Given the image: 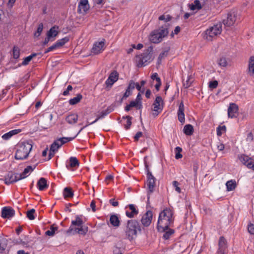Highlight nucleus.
<instances>
[{
	"instance_id": "nucleus-1",
	"label": "nucleus",
	"mask_w": 254,
	"mask_h": 254,
	"mask_svg": "<svg viewBox=\"0 0 254 254\" xmlns=\"http://www.w3.org/2000/svg\"><path fill=\"white\" fill-rule=\"evenodd\" d=\"M173 214V210L169 208L164 209L160 213L157 226V229L159 232L164 231L173 224L174 221Z\"/></svg>"
},
{
	"instance_id": "nucleus-2",
	"label": "nucleus",
	"mask_w": 254,
	"mask_h": 254,
	"mask_svg": "<svg viewBox=\"0 0 254 254\" xmlns=\"http://www.w3.org/2000/svg\"><path fill=\"white\" fill-rule=\"evenodd\" d=\"M123 231L125 238L131 241L135 239L137 235V232L141 231L139 223L135 219H130L127 221L124 224Z\"/></svg>"
},
{
	"instance_id": "nucleus-3",
	"label": "nucleus",
	"mask_w": 254,
	"mask_h": 254,
	"mask_svg": "<svg viewBox=\"0 0 254 254\" xmlns=\"http://www.w3.org/2000/svg\"><path fill=\"white\" fill-rule=\"evenodd\" d=\"M169 24H165L158 29L152 31L149 35V40L151 43L158 44L161 42L163 39L167 37L169 34Z\"/></svg>"
},
{
	"instance_id": "nucleus-4",
	"label": "nucleus",
	"mask_w": 254,
	"mask_h": 254,
	"mask_svg": "<svg viewBox=\"0 0 254 254\" xmlns=\"http://www.w3.org/2000/svg\"><path fill=\"white\" fill-rule=\"evenodd\" d=\"M152 60V48L149 47L143 53L137 55L135 57L134 62L136 66L140 68L147 65Z\"/></svg>"
},
{
	"instance_id": "nucleus-5",
	"label": "nucleus",
	"mask_w": 254,
	"mask_h": 254,
	"mask_svg": "<svg viewBox=\"0 0 254 254\" xmlns=\"http://www.w3.org/2000/svg\"><path fill=\"white\" fill-rule=\"evenodd\" d=\"M32 149V145L28 142L19 143L16 146L15 158L16 160H24L26 159Z\"/></svg>"
},
{
	"instance_id": "nucleus-6",
	"label": "nucleus",
	"mask_w": 254,
	"mask_h": 254,
	"mask_svg": "<svg viewBox=\"0 0 254 254\" xmlns=\"http://www.w3.org/2000/svg\"><path fill=\"white\" fill-rule=\"evenodd\" d=\"M222 32V24L219 23L207 29L205 32L204 37L208 41H211L212 38L220 34Z\"/></svg>"
},
{
	"instance_id": "nucleus-7",
	"label": "nucleus",
	"mask_w": 254,
	"mask_h": 254,
	"mask_svg": "<svg viewBox=\"0 0 254 254\" xmlns=\"http://www.w3.org/2000/svg\"><path fill=\"white\" fill-rule=\"evenodd\" d=\"M153 115L155 117L157 116L160 113L163 108V101L161 96H158L153 103Z\"/></svg>"
},
{
	"instance_id": "nucleus-8",
	"label": "nucleus",
	"mask_w": 254,
	"mask_h": 254,
	"mask_svg": "<svg viewBox=\"0 0 254 254\" xmlns=\"http://www.w3.org/2000/svg\"><path fill=\"white\" fill-rule=\"evenodd\" d=\"M147 186L148 188V200L149 199V195L152 193L154 190L155 186L156 179L153 176L152 173L148 171L147 174Z\"/></svg>"
},
{
	"instance_id": "nucleus-9",
	"label": "nucleus",
	"mask_w": 254,
	"mask_h": 254,
	"mask_svg": "<svg viewBox=\"0 0 254 254\" xmlns=\"http://www.w3.org/2000/svg\"><path fill=\"white\" fill-rule=\"evenodd\" d=\"M21 180L19 178V173H14L13 172H9L4 177V183L9 185L14 183Z\"/></svg>"
},
{
	"instance_id": "nucleus-10",
	"label": "nucleus",
	"mask_w": 254,
	"mask_h": 254,
	"mask_svg": "<svg viewBox=\"0 0 254 254\" xmlns=\"http://www.w3.org/2000/svg\"><path fill=\"white\" fill-rule=\"evenodd\" d=\"M227 241L223 236L219 238L218 248L216 254H226L227 253Z\"/></svg>"
},
{
	"instance_id": "nucleus-11",
	"label": "nucleus",
	"mask_w": 254,
	"mask_h": 254,
	"mask_svg": "<svg viewBox=\"0 0 254 254\" xmlns=\"http://www.w3.org/2000/svg\"><path fill=\"white\" fill-rule=\"evenodd\" d=\"M79 166V162L78 159L75 157H71L66 161L65 166L67 170L70 171H74L76 170Z\"/></svg>"
},
{
	"instance_id": "nucleus-12",
	"label": "nucleus",
	"mask_w": 254,
	"mask_h": 254,
	"mask_svg": "<svg viewBox=\"0 0 254 254\" xmlns=\"http://www.w3.org/2000/svg\"><path fill=\"white\" fill-rule=\"evenodd\" d=\"M119 78V73L116 70L113 71L105 81L106 88L110 89Z\"/></svg>"
},
{
	"instance_id": "nucleus-13",
	"label": "nucleus",
	"mask_w": 254,
	"mask_h": 254,
	"mask_svg": "<svg viewBox=\"0 0 254 254\" xmlns=\"http://www.w3.org/2000/svg\"><path fill=\"white\" fill-rule=\"evenodd\" d=\"M126 215L128 218H133L138 214V210L134 204H128L126 207Z\"/></svg>"
},
{
	"instance_id": "nucleus-14",
	"label": "nucleus",
	"mask_w": 254,
	"mask_h": 254,
	"mask_svg": "<svg viewBox=\"0 0 254 254\" xmlns=\"http://www.w3.org/2000/svg\"><path fill=\"white\" fill-rule=\"evenodd\" d=\"M237 19V14L235 12H229L227 14L226 19L223 20V24L227 26H232L236 22Z\"/></svg>"
},
{
	"instance_id": "nucleus-15",
	"label": "nucleus",
	"mask_w": 254,
	"mask_h": 254,
	"mask_svg": "<svg viewBox=\"0 0 254 254\" xmlns=\"http://www.w3.org/2000/svg\"><path fill=\"white\" fill-rule=\"evenodd\" d=\"M153 217L152 212L150 210H148L142 216L141 222L142 224L144 227L149 226L152 221Z\"/></svg>"
},
{
	"instance_id": "nucleus-16",
	"label": "nucleus",
	"mask_w": 254,
	"mask_h": 254,
	"mask_svg": "<svg viewBox=\"0 0 254 254\" xmlns=\"http://www.w3.org/2000/svg\"><path fill=\"white\" fill-rule=\"evenodd\" d=\"M89 9L88 0H80L78 5L77 12L79 14H85Z\"/></svg>"
},
{
	"instance_id": "nucleus-17",
	"label": "nucleus",
	"mask_w": 254,
	"mask_h": 254,
	"mask_svg": "<svg viewBox=\"0 0 254 254\" xmlns=\"http://www.w3.org/2000/svg\"><path fill=\"white\" fill-rule=\"evenodd\" d=\"M82 225H83V220L79 216H76L75 217V219L71 221V225L68 229L67 230V233L70 234L72 233L75 229L74 226H77L78 227H79Z\"/></svg>"
},
{
	"instance_id": "nucleus-18",
	"label": "nucleus",
	"mask_w": 254,
	"mask_h": 254,
	"mask_svg": "<svg viewBox=\"0 0 254 254\" xmlns=\"http://www.w3.org/2000/svg\"><path fill=\"white\" fill-rule=\"evenodd\" d=\"M239 107L235 103H231L229 104L228 109V116L229 118H236L238 113Z\"/></svg>"
},
{
	"instance_id": "nucleus-19",
	"label": "nucleus",
	"mask_w": 254,
	"mask_h": 254,
	"mask_svg": "<svg viewBox=\"0 0 254 254\" xmlns=\"http://www.w3.org/2000/svg\"><path fill=\"white\" fill-rule=\"evenodd\" d=\"M15 214V211L10 207L5 206L2 208L1 216L3 218L9 219Z\"/></svg>"
},
{
	"instance_id": "nucleus-20",
	"label": "nucleus",
	"mask_w": 254,
	"mask_h": 254,
	"mask_svg": "<svg viewBox=\"0 0 254 254\" xmlns=\"http://www.w3.org/2000/svg\"><path fill=\"white\" fill-rule=\"evenodd\" d=\"M177 115L179 121L182 124H184L185 122V106L183 101L179 105Z\"/></svg>"
},
{
	"instance_id": "nucleus-21",
	"label": "nucleus",
	"mask_w": 254,
	"mask_h": 254,
	"mask_svg": "<svg viewBox=\"0 0 254 254\" xmlns=\"http://www.w3.org/2000/svg\"><path fill=\"white\" fill-rule=\"evenodd\" d=\"M104 45V42L103 41L95 43L92 48L91 52L94 54H98L101 53L103 51Z\"/></svg>"
},
{
	"instance_id": "nucleus-22",
	"label": "nucleus",
	"mask_w": 254,
	"mask_h": 254,
	"mask_svg": "<svg viewBox=\"0 0 254 254\" xmlns=\"http://www.w3.org/2000/svg\"><path fill=\"white\" fill-rule=\"evenodd\" d=\"M37 187L39 190L42 191L47 189L48 188L49 185L47 184L46 179L44 178H41L37 182Z\"/></svg>"
},
{
	"instance_id": "nucleus-23",
	"label": "nucleus",
	"mask_w": 254,
	"mask_h": 254,
	"mask_svg": "<svg viewBox=\"0 0 254 254\" xmlns=\"http://www.w3.org/2000/svg\"><path fill=\"white\" fill-rule=\"evenodd\" d=\"M21 131V130L20 129H13L3 134L1 138L4 140H7L10 139L13 135L17 134Z\"/></svg>"
},
{
	"instance_id": "nucleus-24",
	"label": "nucleus",
	"mask_w": 254,
	"mask_h": 254,
	"mask_svg": "<svg viewBox=\"0 0 254 254\" xmlns=\"http://www.w3.org/2000/svg\"><path fill=\"white\" fill-rule=\"evenodd\" d=\"M88 231V228L87 226L82 225L79 227L75 228L72 232L73 234H78L82 235H85Z\"/></svg>"
},
{
	"instance_id": "nucleus-25",
	"label": "nucleus",
	"mask_w": 254,
	"mask_h": 254,
	"mask_svg": "<svg viewBox=\"0 0 254 254\" xmlns=\"http://www.w3.org/2000/svg\"><path fill=\"white\" fill-rule=\"evenodd\" d=\"M111 224L115 227H118L120 225V220L117 214H111L110 218Z\"/></svg>"
},
{
	"instance_id": "nucleus-26",
	"label": "nucleus",
	"mask_w": 254,
	"mask_h": 254,
	"mask_svg": "<svg viewBox=\"0 0 254 254\" xmlns=\"http://www.w3.org/2000/svg\"><path fill=\"white\" fill-rule=\"evenodd\" d=\"M248 73L250 75H254V56H251L248 64Z\"/></svg>"
},
{
	"instance_id": "nucleus-27",
	"label": "nucleus",
	"mask_w": 254,
	"mask_h": 254,
	"mask_svg": "<svg viewBox=\"0 0 254 254\" xmlns=\"http://www.w3.org/2000/svg\"><path fill=\"white\" fill-rule=\"evenodd\" d=\"M240 161L245 165L248 167V164L251 163L253 161V159L249 157L248 156L245 154H241L239 156Z\"/></svg>"
},
{
	"instance_id": "nucleus-28",
	"label": "nucleus",
	"mask_w": 254,
	"mask_h": 254,
	"mask_svg": "<svg viewBox=\"0 0 254 254\" xmlns=\"http://www.w3.org/2000/svg\"><path fill=\"white\" fill-rule=\"evenodd\" d=\"M78 115L76 114H72L67 116L65 119L66 121L69 124H74L78 121Z\"/></svg>"
},
{
	"instance_id": "nucleus-29",
	"label": "nucleus",
	"mask_w": 254,
	"mask_h": 254,
	"mask_svg": "<svg viewBox=\"0 0 254 254\" xmlns=\"http://www.w3.org/2000/svg\"><path fill=\"white\" fill-rule=\"evenodd\" d=\"M59 27L58 26H53L50 28V29L48 31L47 36H49L51 37V38L55 39V38L58 35L59 32L58 31Z\"/></svg>"
},
{
	"instance_id": "nucleus-30",
	"label": "nucleus",
	"mask_w": 254,
	"mask_h": 254,
	"mask_svg": "<svg viewBox=\"0 0 254 254\" xmlns=\"http://www.w3.org/2000/svg\"><path fill=\"white\" fill-rule=\"evenodd\" d=\"M33 169H34L31 166H27L22 173L19 174V178H21V180L26 178L29 176V173L32 172Z\"/></svg>"
},
{
	"instance_id": "nucleus-31",
	"label": "nucleus",
	"mask_w": 254,
	"mask_h": 254,
	"mask_svg": "<svg viewBox=\"0 0 254 254\" xmlns=\"http://www.w3.org/2000/svg\"><path fill=\"white\" fill-rule=\"evenodd\" d=\"M63 195L64 198H72L73 196V191L72 188L66 187L64 189Z\"/></svg>"
},
{
	"instance_id": "nucleus-32",
	"label": "nucleus",
	"mask_w": 254,
	"mask_h": 254,
	"mask_svg": "<svg viewBox=\"0 0 254 254\" xmlns=\"http://www.w3.org/2000/svg\"><path fill=\"white\" fill-rule=\"evenodd\" d=\"M183 131L186 135H191L194 132L193 127L190 124H187L184 126Z\"/></svg>"
},
{
	"instance_id": "nucleus-33",
	"label": "nucleus",
	"mask_w": 254,
	"mask_h": 254,
	"mask_svg": "<svg viewBox=\"0 0 254 254\" xmlns=\"http://www.w3.org/2000/svg\"><path fill=\"white\" fill-rule=\"evenodd\" d=\"M226 186L227 191L233 190L237 187L236 181L235 180H229L226 182Z\"/></svg>"
},
{
	"instance_id": "nucleus-34",
	"label": "nucleus",
	"mask_w": 254,
	"mask_h": 254,
	"mask_svg": "<svg viewBox=\"0 0 254 254\" xmlns=\"http://www.w3.org/2000/svg\"><path fill=\"white\" fill-rule=\"evenodd\" d=\"M162 232L164 233L162 237L163 238L164 240H168L174 234L175 231L174 229L169 228V227H168V229H166V230Z\"/></svg>"
},
{
	"instance_id": "nucleus-35",
	"label": "nucleus",
	"mask_w": 254,
	"mask_h": 254,
	"mask_svg": "<svg viewBox=\"0 0 254 254\" xmlns=\"http://www.w3.org/2000/svg\"><path fill=\"white\" fill-rule=\"evenodd\" d=\"M77 135H78L77 134L74 137H61V138H60L58 139L57 140L59 142L60 145L61 146H62L63 144H65V143L73 140Z\"/></svg>"
},
{
	"instance_id": "nucleus-36",
	"label": "nucleus",
	"mask_w": 254,
	"mask_h": 254,
	"mask_svg": "<svg viewBox=\"0 0 254 254\" xmlns=\"http://www.w3.org/2000/svg\"><path fill=\"white\" fill-rule=\"evenodd\" d=\"M190 8L192 10H199L202 7L199 0H195L193 3L190 5Z\"/></svg>"
},
{
	"instance_id": "nucleus-37",
	"label": "nucleus",
	"mask_w": 254,
	"mask_h": 254,
	"mask_svg": "<svg viewBox=\"0 0 254 254\" xmlns=\"http://www.w3.org/2000/svg\"><path fill=\"white\" fill-rule=\"evenodd\" d=\"M7 247V240L0 237V253H3Z\"/></svg>"
},
{
	"instance_id": "nucleus-38",
	"label": "nucleus",
	"mask_w": 254,
	"mask_h": 254,
	"mask_svg": "<svg viewBox=\"0 0 254 254\" xmlns=\"http://www.w3.org/2000/svg\"><path fill=\"white\" fill-rule=\"evenodd\" d=\"M58 227L55 224H53L51 226L50 230H48L45 232V234L49 236H53L55 232L58 230Z\"/></svg>"
},
{
	"instance_id": "nucleus-39",
	"label": "nucleus",
	"mask_w": 254,
	"mask_h": 254,
	"mask_svg": "<svg viewBox=\"0 0 254 254\" xmlns=\"http://www.w3.org/2000/svg\"><path fill=\"white\" fill-rule=\"evenodd\" d=\"M13 58L17 60L20 56V49L16 46H14L12 50Z\"/></svg>"
},
{
	"instance_id": "nucleus-40",
	"label": "nucleus",
	"mask_w": 254,
	"mask_h": 254,
	"mask_svg": "<svg viewBox=\"0 0 254 254\" xmlns=\"http://www.w3.org/2000/svg\"><path fill=\"white\" fill-rule=\"evenodd\" d=\"M82 98V96L80 94H78L76 95V97L71 99L69 101V103L70 105H75L78 103L80 101L81 99Z\"/></svg>"
},
{
	"instance_id": "nucleus-41",
	"label": "nucleus",
	"mask_w": 254,
	"mask_h": 254,
	"mask_svg": "<svg viewBox=\"0 0 254 254\" xmlns=\"http://www.w3.org/2000/svg\"><path fill=\"white\" fill-rule=\"evenodd\" d=\"M37 55L36 53H33L30 56L25 58L21 64L23 65H26L29 64V62L31 61V60L35 57Z\"/></svg>"
},
{
	"instance_id": "nucleus-42",
	"label": "nucleus",
	"mask_w": 254,
	"mask_h": 254,
	"mask_svg": "<svg viewBox=\"0 0 254 254\" xmlns=\"http://www.w3.org/2000/svg\"><path fill=\"white\" fill-rule=\"evenodd\" d=\"M61 146L59 142L57 139L51 144L50 149L53 152H57Z\"/></svg>"
},
{
	"instance_id": "nucleus-43",
	"label": "nucleus",
	"mask_w": 254,
	"mask_h": 254,
	"mask_svg": "<svg viewBox=\"0 0 254 254\" xmlns=\"http://www.w3.org/2000/svg\"><path fill=\"white\" fill-rule=\"evenodd\" d=\"M123 119H127V124L125 125V128L126 130H128L130 128V126L132 124L131 120L132 118L129 116H126L123 117Z\"/></svg>"
},
{
	"instance_id": "nucleus-44",
	"label": "nucleus",
	"mask_w": 254,
	"mask_h": 254,
	"mask_svg": "<svg viewBox=\"0 0 254 254\" xmlns=\"http://www.w3.org/2000/svg\"><path fill=\"white\" fill-rule=\"evenodd\" d=\"M69 41V38L68 37H65L61 39L58 40L57 42V45L59 47H61L64 45L66 43Z\"/></svg>"
},
{
	"instance_id": "nucleus-45",
	"label": "nucleus",
	"mask_w": 254,
	"mask_h": 254,
	"mask_svg": "<svg viewBox=\"0 0 254 254\" xmlns=\"http://www.w3.org/2000/svg\"><path fill=\"white\" fill-rule=\"evenodd\" d=\"M182 151V149L180 147L178 146L175 148V158L176 159H179L182 158L183 157V155L181 153V152Z\"/></svg>"
},
{
	"instance_id": "nucleus-46",
	"label": "nucleus",
	"mask_w": 254,
	"mask_h": 254,
	"mask_svg": "<svg viewBox=\"0 0 254 254\" xmlns=\"http://www.w3.org/2000/svg\"><path fill=\"white\" fill-rule=\"evenodd\" d=\"M35 212V210L34 209H31V210L28 211L26 213L27 217L29 220H34L35 218V217L34 216Z\"/></svg>"
},
{
	"instance_id": "nucleus-47",
	"label": "nucleus",
	"mask_w": 254,
	"mask_h": 254,
	"mask_svg": "<svg viewBox=\"0 0 254 254\" xmlns=\"http://www.w3.org/2000/svg\"><path fill=\"white\" fill-rule=\"evenodd\" d=\"M43 29V24L42 23L39 24L37 31L34 33V36L38 37L41 35Z\"/></svg>"
},
{
	"instance_id": "nucleus-48",
	"label": "nucleus",
	"mask_w": 254,
	"mask_h": 254,
	"mask_svg": "<svg viewBox=\"0 0 254 254\" xmlns=\"http://www.w3.org/2000/svg\"><path fill=\"white\" fill-rule=\"evenodd\" d=\"M218 64L221 67H226L228 64V63L226 58L221 57L218 60Z\"/></svg>"
},
{
	"instance_id": "nucleus-49",
	"label": "nucleus",
	"mask_w": 254,
	"mask_h": 254,
	"mask_svg": "<svg viewBox=\"0 0 254 254\" xmlns=\"http://www.w3.org/2000/svg\"><path fill=\"white\" fill-rule=\"evenodd\" d=\"M129 104L131 107H135L137 109H141L142 107V104H138L135 101H131Z\"/></svg>"
},
{
	"instance_id": "nucleus-50",
	"label": "nucleus",
	"mask_w": 254,
	"mask_h": 254,
	"mask_svg": "<svg viewBox=\"0 0 254 254\" xmlns=\"http://www.w3.org/2000/svg\"><path fill=\"white\" fill-rule=\"evenodd\" d=\"M158 19L159 20H162L164 21L165 22H168L171 20L172 17L170 15L163 14L160 16Z\"/></svg>"
},
{
	"instance_id": "nucleus-51",
	"label": "nucleus",
	"mask_w": 254,
	"mask_h": 254,
	"mask_svg": "<svg viewBox=\"0 0 254 254\" xmlns=\"http://www.w3.org/2000/svg\"><path fill=\"white\" fill-rule=\"evenodd\" d=\"M132 94V92L126 89L125 93L124 94L123 97L121 98L120 103L121 104L124 99H126L127 97Z\"/></svg>"
},
{
	"instance_id": "nucleus-52",
	"label": "nucleus",
	"mask_w": 254,
	"mask_h": 254,
	"mask_svg": "<svg viewBox=\"0 0 254 254\" xmlns=\"http://www.w3.org/2000/svg\"><path fill=\"white\" fill-rule=\"evenodd\" d=\"M226 127L225 126H219L217 127L216 131H217V135L219 136H220L222 134V131H226Z\"/></svg>"
},
{
	"instance_id": "nucleus-53",
	"label": "nucleus",
	"mask_w": 254,
	"mask_h": 254,
	"mask_svg": "<svg viewBox=\"0 0 254 254\" xmlns=\"http://www.w3.org/2000/svg\"><path fill=\"white\" fill-rule=\"evenodd\" d=\"M218 82L217 80H213L209 82V88L212 89L216 88L218 86Z\"/></svg>"
},
{
	"instance_id": "nucleus-54",
	"label": "nucleus",
	"mask_w": 254,
	"mask_h": 254,
	"mask_svg": "<svg viewBox=\"0 0 254 254\" xmlns=\"http://www.w3.org/2000/svg\"><path fill=\"white\" fill-rule=\"evenodd\" d=\"M136 86V83H135L133 80H130L129 82V84L127 87V89L132 92V90L134 89Z\"/></svg>"
},
{
	"instance_id": "nucleus-55",
	"label": "nucleus",
	"mask_w": 254,
	"mask_h": 254,
	"mask_svg": "<svg viewBox=\"0 0 254 254\" xmlns=\"http://www.w3.org/2000/svg\"><path fill=\"white\" fill-rule=\"evenodd\" d=\"M59 46L57 45L56 42L52 46L49 47L45 52V53H47L49 52L52 51L57 48H59Z\"/></svg>"
},
{
	"instance_id": "nucleus-56",
	"label": "nucleus",
	"mask_w": 254,
	"mask_h": 254,
	"mask_svg": "<svg viewBox=\"0 0 254 254\" xmlns=\"http://www.w3.org/2000/svg\"><path fill=\"white\" fill-rule=\"evenodd\" d=\"M59 46L57 45L56 42L52 46L49 47L45 52V53H47L49 52L52 51L57 48H59Z\"/></svg>"
},
{
	"instance_id": "nucleus-57",
	"label": "nucleus",
	"mask_w": 254,
	"mask_h": 254,
	"mask_svg": "<svg viewBox=\"0 0 254 254\" xmlns=\"http://www.w3.org/2000/svg\"><path fill=\"white\" fill-rule=\"evenodd\" d=\"M59 46L57 45L56 42L52 46L49 47L45 52V53H47L49 52L52 51L57 48H59Z\"/></svg>"
},
{
	"instance_id": "nucleus-58",
	"label": "nucleus",
	"mask_w": 254,
	"mask_h": 254,
	"mask_svg": "<svg viewBox=\"0 0 254 254\" xmlns=\"http://www.w3.org/2000/svg\"><path fill=\"white\" fill-rule=\"evenodd\" d=\"M181 31V28L180 26H177L175 27L174 31H172V32L171 34V36L172 38L174 37V35H177Z\"/></svg>"
},
{
	"instance_id": "nucleus-59",
	"label": "nucleus",
	"mask_w": 254,
	"mask_h": 254,
	"mask_svg": "<svg viewBox=\"0 0 254 254\" xmlns=\"http://www.w3.org/2000/svg\"><path fill=\"white\" fill-rule=\"evenodd\" d=\"M179 183L177 181H173V186L174 188H175V190L179 193L181 192V189L179 187Z\"/></svg>"
},
{
	"instance_id": "nucleus-60",
	"label": "nucleus",
	"mask_w": 254,
	"mask_h": 254,
	"mask_svg": "<svg viewBox=\"0 0 254 254\" xmlns=\"http://www.w3.org/2000/svg\"><path fill=\"white\" fill-rule=\"evenodd\" d=\"M248 231L251 234L254 235V225L250 224L248 226Z\"/></svg>"
},
{
	"instance_id": "nucleus-61",
	"label": "nucleus",
	"mask_w": 254,
	"mask_h": 254,
	"mask_svg": "<svg viewBox=\"0 0 254 254\" xmlns=\"http://www.w3.org/2000/svg\"><path fill=\"white\" fill-rule=\"evenodd\" d=\"M107 115V113L104 111H103L101 113V114L98 116V117L95 120V122H97L99 119L104 118Z\"/></svg>"
},
{
	"instance_id": "nucleus-62",
	"label": "nucleus",
	"mask_w": 254,
	"mask_h": 254,
	"mask_svg": "<svg viewBox=\"0 0 254 254\" xmlns=\"http://www.w3.org/2000/svg\"><path fill=\"white\" fill-rule=\"evenodd\" d=\"M109 203L114 207H117L119 205V202L117 201H116L115 199H111L109 200Z\"/></svg>"
},
{
	"instance_id": "nucleus-63",
	"label": "nucleus",
	"mask_w": 254,
	"mask_h": 254,
	"mask_svg": "<svg viewBox=\"0 0 254 254\" xmlns=\"http://www.w3.org/2000/svg\"><path fill=\"white\" fill-rule=\"evenodd\" d=\"M191 82L192 81H190V78H189L188 80H187L186 81L183 83V85L186 88H188L190 86Z\"/></svg>"
},
{
	"instance_id": "nucleus-64",
	"label": "nucleus",
	"mask_w": 254,
	"mask_h": 254,
	"mask_svg": "<svg viewBox=\"0 0 254 254\" xmlns=\"http://www.w3.org/2000/svg\"><path fill=\"white\" fill-rule=\"evenodd\" d=\"M142 136V132L141 131H138L134 136V141H137L139 138Z\"/></svg>"
}]
</instances>
